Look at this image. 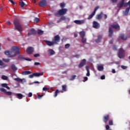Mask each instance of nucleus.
Returning <instances> with one entry per match:
<instances>
[{
	"label": "nucleus",
	"mask_w": 130,
	"mask_h": 130,
	"mask_svg": "<svg viewBox=\"0 0 130 130\" xmlns=\"http://www.w3.org/2000/svg\"><path fill=\"white\" fill-rule=\"evenodd\" d=\"M52 41L54 42V44H57V43L60 41V37L57 35L54 37V39L52 40Z\"/></svg>",
	"instance_id": "6"
},
{
	"label": "nucleus",
	"mask_w": 130,
	"mask_h": 130,
	"mask_svg": "<svg viewBox=\"0 0 130 130\" xmlns=\"http://www.w3.org/2000/svg\"><path fill=\"white\" fill-rule=\"evenodd\" d=\"M85 64H86V59H83L81 60V62L79 64L78 68H79V69H81V68H83V67H84V66H85Z\"/></svg>",
	"instance_id": "12"
},
{
	"label": "nucleus",
	"mask_w": 130,
	"mask_h": 130,
	"mask_svg": "<svg viewBox=\"0 0 130 130\" xmlns=\"http://www.w3.org/2000/svg\"><path fill=\"white\" fill-rule=\"evenodd\" d=\"M115 29L116 30H119L120 29V27L119 26V25L115 24V25H111V27L109 28V37H112V35H113V29Z\"/></svg>",
	"instance_id": "2"
},
{
	"label": "nucleus",
	"mask_w": 130,
	"mask_h": 130,
	"mask_svg": "<svg viewBox=\"0 0 130 130\" xmlns=\"http://www.w3.org/2000/svg\"><path fill=\"white\" fill-rule=\"evenodd\" d=\"M11 69L13 72H15L18 70V68H16V66L14 64H11Z\"/></svg>",
	"instance_id": "24"
},
{
	"label": "nucleus",
	"mask_w": 130,
	"mask_h": 130,
	"mask_svg": "<svg viewBox=\"0 0 130 130\" xmlns=\"http://www.w3.org/2000/svg\"><path fill=\"white\" fill-rule=\"evenodd\" d=\"M43 33H44V31L41 30V29H39L38 30V34L39 35H43Z\"/></svg>",
	"instance_id": "34"
},
{
	"label": "nucleus",
	"mask_w": 130,
	"mask_h": 130,
	"mask_svg": "<svg viewBox=\"0 0 130 130\" xmlns=\"http://www.w3.org/2000/svg\"><path fill=\"white\" fill-rule=\"evenodd\" d=\"M6 23L7 24V25L8 26H10V25H11L12 23H11V22L10 21H7Z\"/></svg>",
	"instance_id": "62"
},
{
	"label": "nucleus",
	"mask_w": 130,
	"mask_h": 130,
	"mask_svg": "<svg viewBox=\"0 0 130 130\" xmlns=\"http://www.w3.org/2000/svg\"><path fill=\"white\" fill-rule=\"evenodd\" d=\"M88 81V77H84V81H83V82H86V81Z\"/></svg>",
	"instance_id": "55"
},
{
	"label": "nucleus",
	"mask_w": 130,
	"mask_h": 130,
	"mask_svg": "<svg viewBox=\"0 0 130 130\" xmlns=\"http://www.w3.org/2000/svg\"><path fill=\"white\" fill-rule=\"evenodd\" d=\"M107 18V15L106 14L104 15V19H106Z\"/></svg>",
	"instance_id": "64"
},
{
	"label": "nucleus",
	"mask_w": 130,
	"mask_h": 130,
	"mask_svg": "<svg viewBox=\"0 0 130 130\" xmlns=\"http://www.w3.org/2000/svg\"><path fill=\"white\" fill-rule=\"evenodd\" d=\"M86 70L87 72V73L86 74L87 77H90V71H89V69L88 68L87 66L86 67Z\"/></svg>",
	"instance_id": "32"
},
{
	"label": "nucleus",
	"mask_w": 130,
	"mask_h": 130,
	"mask_svg": "<svg viewBox=\"0 0 130 130\" xmlns=\"http://www.w3.org/2000/svg\"><path fill=\"white\" fill-rule=\"evenodd\" d=\"M120 37L121 39H122V40H126V39H127V37L123 34H121Z\"/></svg>",
	"instance_id": "23"
},
{
	"label": "nucleus",
	"mask_w": 130,
	"mask_h": 130,
	"mask_svg": "<svg viewBox=\"0 0 130 130\" xmlns=\"http://www.w3.org/2000/svg\"><path fill=\"white\" fill-rule=\"evenodd\" d=\"M34 64H35V66H40V62H35L34 63Z\"/></svg>",
	"instance_id": "52"
},
{
	"label": "nucleus",
	"mask_w": 130,
	"mask_h": 130,
	"mask_svg": "<svg viewBox=\"0 0 130 130\" xmlns=\"http://www.w3.org/2000/svg\"><path fill=\"white\" fill-rule=\"evenodd\" d=\"M5 54H6V55H9L10 56H11V54L12 53V52L9 51V50H6L4 52Z\"/></svg>",
	"instance_id": "29"
},
{
	"label": "nucleus",
	"mask_w": 130,
	"mask_h": 130,
	"mask_svg": "<svg viewBox=\"0 0 130 130\" xmlns=\"http://www.w3.org/2000/svg\"><path fill=\"white\" fill-rule=\"evenodd\" d=\"M9 2L11 3V4H12L13 5H16V3L13 1V0H9Z\"/></svg>",
	"instance_id": "50"
},
{
	"label": "nucleus",
	"mask_w": 130,
	"mask_h": 130,
	"mask_svg": "<svg viewBox=\"0 0 130 130\" xmlns=\"http://www.w3.org/2000/svg\"><path fill=\"white\" fill-rule=\"evenodd\" d=\"M15 81H17V82H23V80H22L21 79H20L19 78H15L14 79Z\"/></svg>",
	"instance_id": "40"
},
{
	"label": "nucleus",
	"mask_w": 130,
	"mask_h": 130,
	"mask_svg": "<svg viewBox=\"0 0 130 130\" xmlns=\"http://www.w3.org/2000/svg\"><path fill=\"white\" fill-rule=\"evenodd\" d=\"M44 95L42 94V95H38V99H41V98H42V97H43Z\"/></svg>",
	"instance_id": "51"
},
{
	"label": "nucleus",
	"mask_w": 130,
	"mask_h": 130,
	"mask_svg": "<svg viewBox=\"0 0 130 130\" xmlns=\"http://www.w3.org/2000/svg\"><path fill=\"white\" fill-rule=\"evenodd\" d=\"M14 95H15L18 99H22L24 97V95L21 93H14Z\"/></svg>",
	"instance_id": "15"
},
{
	"label": "nucleus",
	"mask_w": 130,
	"mask_h": 130,
	"mask_svg": "<svg viewBox=\"0 0 130 130\" xmlns=\"http://www.w3.org/2000/svg\"><path fill=\"white\" fill-rule=\"evenodd\" d=\"M59 93V90L58 89H56L54 92V97H57V95Z\"/></svg>",
	"instance_id": "31"
},
{
	"label": "nucleus",
	"mask_w": 130,
	"mask_h": 130,
	"mask_svg": "<svg viewBox=\"0 0 130 130\" xmlns=\"http://www.w3.org/2000/svg\"><path fill=\"white\" fill-rule=\"evenodd\" d=\"M0 91L1 92H4L6 95H7L8 96H11L13 94V92L11 91H7V89L4 88H0Z\"/></svg>",
	"instance_id": "7"
},
{
	"label": "nucleus",
	"mask_w": 130,
	"mask_h": 130,
	"mask_svg": "<svg viewBox=\"0 0 130 130\" xmlns=\"http://www.w3.org/2000/svg\"><path fill=\"white\" fill-rule=\"evenodd\" d=\"M79 35H80V37H81V38H83L85 37L86 34L85 33V31H81L79 32Z\"/></svg>",
	"instance_id": "22"
},
{
	"label": "nucleus",
	"mask_w": 130,
	"mask_h": 130,
	"mask_svg": "<svg viewBox=\"0 0 130 130\" xmlns=\"http://www.w3.org/2000/svg\"><path fill=\"white\" fill-rule=\"evenodd\" d=\"M19 6H20L21 8H24L25 7V3L23 2L22 0L19 1Z\"/></svg>",
	"instance_id": "20"
},
{
	"label": "nucleus",
	"mask_w": 130,
	"mask_h": 130,
	"mask_svg": "<svg viewBox=\"0 0 130 130\" xmlns=\"http://www.w3.org/2000/svg\"><path fill=\"white\" fill-rule=\"evenodd\" d=\"M82 38V40H81V41L82 42V43H86V41H87V39L86 38H85L84 37V38Z\"/></svg>",
	"instance_id": "39"
},
{
	"label": "nucleus",
	"mask_w": 130,
	"mask_h": 130,
	"mask_svg": "<svg viewBox=\"0 0 130 130\" xmlns=\"http://www.w3.org/2000/svg\"><path fill=\"white\" fill-rule=\"evenodd\" d=\"M45 43H46L47 45H48V46H52V45H54V43L53 42V41L52 42H51L50 41H44Z\"/></svg>",
	"instance_id": "14"
},
{
	"label": "nucleus",
	"mask_w": 130,
	"mask_h": 130,
	"mask_svg": "<svg viewBox=\"0 0 130 130\" xmlns=\"http://www.w3.org/2000/svg\"><path fill=\"white\" fill-rule=\"evenodd\" d=\"M113 50H117V47H116V46H113Z\"/></svg>",
	"instance_id": "53"
},
{
	"label": "nucleus",
	"mask_w": 130,
	"mask_h": 130,
	"mask_svg": "<svg viewBox=\"0 0 130 130\" xmlns=\"http://www.w3.org/2000/svg\"><path fill=\"white\" fill-rule=\"evenodd\" d=\"M30 74H32L30 71H23L22 72V75H30Z\"/></svg>",
	"instance_id": "30"
},
{
	"label": "nucleus",
	"mask_w": 130,
	"mask_h": 130,
	"mask_svg": "<svg viewBox=\"0 0 130 130\" xmlns=\"http://www.w3.org/2000/svg\"><path fill=\"white\" fill-rule=\"evenodd\" d=\"M2 87H4V88H6V87L8 86V84L7 83H3L2 84Z\"/></svg>",
	"instance_id": "47"
},
{
	"label": "nucleus",
	"mask_w": 130,
	"mask_h": 130,
	"mask_svg": "<svg viewBox=\"0 0 130 130\" xmlns=\"http://www.w3.org/2000/svg\"><path fill=\"white\" fill-rule=\"evenodd\" d=\"M124 4V0H122L121 2H120L118 5V8H121L123 7V4Z\"/></svg>",
	"instance_id": "18"
},
{
	"label": "nucleus",
	"mask_w": 130,
	"mask_h": 130,
	"mask_svg": "<svg viewBox=\"0 0 130 130\" xmlns=\"http://www.w3.org/2000/svg\"><path fill=\"white\" fill-rule=\"evenodd\" d=\"M60 7L61 9H64V7H66V4H64L63 3H60Z\"/></svg>",
	"instance_id": "33"
},
{
	"label": "nucleus",
	"mask_w": 130,
	"mask_h": 130,
	"mask_svg": "<svg viewBox=\"0 0 130 130\" xmlns=\"http://www.w3.org/2000/svg\"><path fill=\"white\" fill-rule=\"evenodd\" d=\"M34 51V48L32 47H29L26 49V52L27 54H32Z\"/></svg>",
	"instance_id": "11"
},
{
	"label": "nucleus",
	"mask_w": 130,
	"mask_h": 130,
	"mask_svg": "<svg viewBox=\"0 0 130 130\" xmlns=\"http://www.w3.org/2000/svg\"><path fill=\"white\" fill-rule=\"evenodd\" d=\"M109 125H113V121L112 120L109 121Z\"/></svg>",
	"instance_id": "44"
},
{
	"label": "nucleus",
	"mask_w": 130,
	"mask_h": 130,
	"mask_svg": "<svg viewBox=\"0 0 130 130\" xmlns=\"http://www.w3.org/2000/svg\"><path fill=\"white\" fill-rule=\"evenodd\" d=\"M18 59L19 60L23 61V60H25V58H24V57H23L22 56L20 55L18 56Z\"/></svg>",
	"instance_id": "37"
},
{
	"label": "nucleus",
	"mask_w": 130,
	"mask_h": 130,
	"mask_svg": "<svg viewBox=\"0 0 130 130\" xmlns=\"http://www.w3.org/2000/svg\"><path fill=\"white\" fill-rule=\"evenodd\" d=\"M68 89L67 88V85H63L62 86V90L60 91L61 93H63V92H67Z\"/></svg>",
	"instance_id": "17"
},
{
	"label": "nucleus",
	"mask_w": 130,
	"mask_h": 130,
	"mask_svg": "<svg viewBox=\"0 0 130 130\" xmlns=\"http://www.w3.org/2000/svg\"><path fill=\"white\" fill-rule=\"evenodd\" d=\"M101 80H105V75H103L101 77Z\"/></svg>",
	"instance_id": "57"
},
{
	"label": "nucleus",
	"mask_w": 130,
	"mask_h": 130,
	"mask_svg": "<svg viewBox=\"0 0 130 130\" xmlns=\"http://www.w3.org/2000/svg\"><path fill=\"white\" fill-rule=\"evenodd\" d=\"M32 92H29L28 94V97H32Z\"/></svg>",
	"instance_id": "58"
},
{
	"label": "nucleus",
	"mask_w": 130,
	"mask_h": 130,
	"mask_svg": "<svg viewBox=\"0 0 130 130\" xmlns=\"http://www.w3.org/2000/svg\"><path fill=\"white\" fill-rule=\"evenodd\" d=\"M2 79L3 80H8V77L6 76L5 75H3L2 76Z\"/></svg>",
	"instance_id": "42"
},
{
	"label": "nucleus",
	"mask_w": 130,
	"mask_h": 130,
	"mask_svg": "<svg viewBox=\"0 0 130 130\" xmlns=\"http://www.w3.org/2000/svg\"><path fill=\"white\" fill-rule=\"evenodd\" d=\"M109 117H110L109 115H106L104 116L103 121L104 122H105V123H106V122H107V121L109 120Z\"/></svg>",
	"instance_id": "13"
},
{
	"label": "nucleus",
	"mask_w": 130,
	"mask_h": 130,
	"mask_svg": "<svg viewBox=\"0 0 130 130\" xmlns=\"http://www.w3.org/2000/svg\"><path fill=\"white\" fill-rule=\"evenodd\" d=\"M34 73L29 76V78H30V79H32V78H34Z\"/></svg>",
	"instance_id": "56"
},
{
	"label": "nucleus",
	"mask_w": 130,
	"mask_h": 130,
	"mask_svg": "<svg viewBox=\"0 0 130 130\" xmlns=\"http://www.w3.org/2000/svg\"><path fill=\"white\" fill-rule=\"evenodd\" d=\"M32 34H33L32 32H31V31H30L28 33L27 35L28 37L31 36V35H32Z\"/></svg>",
	"instance_id": "63"
},
{
	"label": "nucleus",
	"mask_w": 130,
	"mask_h": 130,
	"mask_svg": "<svg viewBox=\"0 0 130 130\" xmlns=\"http://www.w3.org/2000/svg\"><path fill=\"white\" fill-rule=\"evenodd\" d=\"M34 75L35 77H40V76H41V73H34Z\"/></svg>",
	"instance_id": "38"
},
{
	"label": "nucleus",
	"mask_w": 130,
	"mask_h": 130,
	"mask_svg": "<svg viewBox=\"0 0 130 130\" xmlns=\"http://www.w3.org/2000/svg\"><path fill=\"white\" fill-rule=\"evenodd\" d=\"M92 27L95 29H99L100 28V24L96 21H93Z\"/></svg>",
	"instance_id": "10"
},
{
	"label": "nucleus",
	"mask_w": 130,
	"mask_h": 130,
	"mask_svg": "<svg viewBox=\"0 0 130 130\" xmlns=\"http://www.w3.org/2000/svg\"><path fill=\"white\" fill-rule=\"evenodd\" d=\"M98 70L100 72H101V71H103V70H104V68L103 67V66H102V65H99L98 66Z\"/></svg>",
	"instance_id": "21"
},
{
	"label": "nucleus",
	"mask_w": 130,
	"mask_h": 130,
	"mask_svg": "<svg viewBox=\"0 0 130 130\" xmlns=\"http://www.w3.org/2000/svg\"><path fill=\"white\" fill-rule=\"evenodd\" d=\"M30 31L31 33L34 34V35H35V34H36V30L34 28L31 29Z\"/></svg>",
	"instance_id": "36"
},
{
	"label": "nucleus",
	"mask_w": 130,
	"mask_h": 130,
	"mask_svg": "<svg viewBox=\"0 0 130 130\" xmlns=\"http://www.w3.org/2000/svg\"><path fill=\"white\" fill-rule=\"evenodd\" d=\"M118 56L119 58H123L124 57V50L122 48H120L119 49Z\"/></svg>",
	"instance_id": "5"
},
{
	"label": "nucleus",
	"mask_w": 130,
	"mask_h": 130,
	"mask_svg": "<svg viewBox=\"0 0 130 130\" xmlns=\"http://www.w3.org/2000/svg\"><path fill=\"white\" fill-rule=\"evenodd\" d=\"M13 24L14 25V27L16 30H18L19 32H22L23 31V28H22V25H21V23L19 21V20L17 18H15L13 21Z\"/></svg>",
	"instance_id": "1"
},
{
	"label": "nucleus",
	"mask_w": 130,
	"mask_h": 130,
	"mask_svg": "<svg viewBox=\"0 0 130 130\" xmlns=\"http://www.w3.org/2000/svg\"><path fill=\"white\" fill-rule=\"evenodd\" d=\"M101 39H102V36H99L98 39L96 40V43H99V42H101Z\"/></svg>",
	"instance_id": "25"
},
{
	"label": "nucleus",
	"mask_w": 130,
	"mask_h": 130,
	"mask_svg": "<svg viewBox=\"0 0 130 130\" xmlns=\"http://www.w3.org/2000/svg\"><path fill=\"white\" fill-rule=\"evenodd\" d=\"M76 77H77V76H76V75H72L70 79V81H74V80H75V79H76Z\"/></svg>",
	"instance_id": "35"
},
{
	"label": "nucleus",
	"mask_w": 130,
	"mask_h": 130,
	"mask_svg": "<svg viewBox=\"0 0 130 130\" xmlns=\"http://www.w3.org/2000/svg\"><path fill=\"white\" fill-rule=\"evenodd\" d=\"M0 66H4V62L2 60H0Z\"/></svg>",
	"instance_id": "61"
},
{
	"label": "nucleus",
	"mask_w": 130,
	"mask_h": 130,
	"mask_svg": "<svg viewBox=\"0 0 130 130\" xmlns=\"http://www.w3.org/2000/svg\"><path fill=\"white\" fill-rule=\"evenodd\" d=\"M102 17H103V13L101 12L100 14H98L96 16L97 20H100L102 19Z\"/></svg>",
	"instance_id": "19"
},
{
	"label": "nucleus",
	"mask_w": 130,
	"mask_h": 130,
	"mask_svg": "<svg viewBox=\"0 0 130 130\" xmlns=\"http://www.w3.org/2000/svg\"><path fill=\"white\" fill-rule=\"evenodd\" d=\"M39 6L42 8H44L45 7H46L47 6V2H46V0L41 1L39 3Z\"/></svg>",
	"instance_id": "8"
},
{
	"label": "nucleus",
	"mask_w": 130,
	"mask_h": 130,
	"mask_svg": "<svg viewBox=\"0 0 130 130\" xmlns=\"http://www.w3.org/2000/svg\"><path fill=\"white\" fill-rule=\"evenodd\" d=\"M48 55H50V56L53 55L55 54V52H54L53 50L50 49L48 51Z\"/></svg>",
	"instance_id": "16"
},
{
	"label": "nucleus",
	"mask_w": 130,
	"mask_h": 130,
	"mask_svg": "<svg viewBox=\"0 0 130 130\" xmlns=\"http://www.w3.org/2000/svg\"><path fill=\"white\" fill-rule=\"evenodd\" d=\"M34 57H39L40 56V54H35L34 55Z\"/></svg>",
	"instance_id": "48"
},
{
	"label": "nucleus",
	"mask_w": 130,
	"mask_h": 130,
	"mask_svg": "<svg viewBox=\"0 0 130 130\" xmlns=\"http://www.w3.org/2000/svg\"><path fill=\"white\" fill-rule=\"evenodd\" d=\"M68 13V9L61 8L57 12H54V15L55 17H60V16H63Z\"/></svg>",
	"instance_id": "3"
},
{
	"label": "nucleus",
	"mask_w": 130,
	"mask_h": 130,
	"mask_svg": "<svg viewBox=\"0 0 130 130\" xmlns=\"http://www.w3.org/2000/svg\"><path fill=\"white\" fill-rule=\"evenodd\" d=\"M60 20H62V21H66V20H68V21H69L70 18H66V16H62L60 17Z\"/></svg>",
	"instance_id": "27"
},
{
	"label": "nucleus",
	"mask_w": 130,
	"mask_h": 130,
	"mask_svg": "<svg viewBox=\"0 0 130 130\" xmlns=\"http://www.w3.org/2000/svg\"><path fill=\"white\" fill-rule=\"evenodd\" d=\"M94 16H95V12H92L87 18V19L90 20V19H92Z\"/></svg>",
	"instance_id": "28"
},
{
	"label": "nucleus",
	"mask_w": 130,
	"mask_h": 130,
	"mask_svg": "<svg viewBox=\"0 0 130 130\" xmlns=\"http://www.w3.org/2000/svg\"><path fill=\"white\" fill-rule=\"evenodd\" d=\"M49 88H47V87H43V91H48V90H49Z\"/></svg>",
	"instance_id": "49"
},
{
	"label": "nucleus",
	"mask_w": 130,
	"mask_h": 130,
	"mask_svg": "<svg viewBox=\"0 0 130 130\" xmlns=\"http://www.w3.org/2000/svg\"><path fill=\"white\" fill-rule=\"evenodd\" d=\"M129 10H130V6L129 7H128L127 8H126V9L125 10V11L124 12V15L126 16V15H127V14H128V13L129 12Z\"/></svg>",
	"instance_id": "26"
},
{
	"label": "nucleus",
	"mask_w": 130,
	"mask_h": 130,
	"mask_svg": "<svg viewBox=\"0 0 130 130\" xmlns=\"http://www.w3.org/2000/svg\"><path fill=\"white\" fill-rule=\"evenodd\" d=\"M71 46V45L70 44H67L65 45L64 47L66 49L69 48Z\"/></svg>",
	"instance_id": "43"
},
{
	"label": "nucleus",
	"mask_w": 130,
	"mask_h": 130,
	"mask_svg": "<svg viewBox=\"0 0 130 130\" xmlns=\"http://www.w3.org/2000/svg\"><path fill=\"white\" fill-rule=\"evenodd\" d=\"M99 9V7H96L94 8V10L93 12V13H94V14H96V11H97V10H98Z\"/></svg>",
	"instance_id": "45"
},
{
	"label": "nucleus",
	"mask_w": 130,
	"mask_h": 130,
	"mask_svg": "<svg viewBox=\"0 0 130 130\" xmlns=\"http://www.w3.org/2000/svg\"><path fill=\"white\" fill-rule=\"evenodd\" d=\"M121 68H122V69H123V70H125L126 69V66H122L121 67Z\"/></svg>",
	"instance_id": "60"
},
{
	"label": "nucleus",
	"mask_w": 130,
	"mask_h": 130,
	"mask_svg": "<svg viewBox=\"0 0 130 130\" xmlns=\"http://www.w3.org/2000/svg\"><path fill=\"white\" fill-rule=\"evenodd\" d=\"M109 128H110V127L109 126V125H106V129H107V130L110 129Z\"/></svg>",
	"instance_id": "54"
},
{
	"label": "nucleus",
	"mask_w": 130,
	"mask_h": 130,
	"mask_svg": "<svg viewBox=\"0 0 130 130\" xmlns=\"http://www.w3.org/2000/svg\"><path fill=\"white\" fill-rule=\"evenodd\" d=\"M34 22H36V23H37L38 22H39V18H35L34 19Z\"/></svg>",
	"instance_id": "46"
},
{
	"label": "nucleus",
	"mask_w": 130,
	"mask_h": 130,
	"mask_svg": "<svg viewBox=\"0 0 130 130\" xmlns=\"http://www.w3.org/2000/svg\"><path fill=\"white\" fill-rule=\"evenodd\" d=\"M123 6V7H127V6H128V3H124Z\"/></svg>",
	"instance_id": "59"
},
{
	"label": "nucleus",
	"mask_w": 130,
	"mask_h": 130,
	"mask_svg": "<svg viewBox=\"0 0 130 130\" xmlns=\"http://www.w3.org/2000/svg\"><path fill=\"white\" fill-rule=\"evenodd\" d=\"M74 23H75V24H77V25H82V24H85V23H86V20L83 19V20H74Z\"/></svg>",
	"instance_id": "9"
},
{
	"label": "nucleus",
	"mask_w": 130,
	"mask_h": 130,
	"mask_svg": "<svg viewBox=\"0 0 130 130\" xmlns=\"http://www.w3.org/2000/svg\"><path fill=\"white\" fill-rule=\"evenodd\" d=\"M12 49V52H14V54L12 55L9 56V57H15L16 55H17V54H20V51H19V48H18V47H13Z\"/></svg>",
	"instance_id": "4"
},
{
	"label": "nucleus",
	"mask_w": 130,
	"mask_h": 130,
	"mask_svg": "<svg viewBox=\"0 0 130 130\" xmlns=\"http://www.w3.org/2000/svg\"><path fill=\"white\" fill-rule=\"evenodd\" d=\"M3 61H5V62H10V59H3Z\"/></svg>",
	"instance_id": "41"
}]
</instances>
